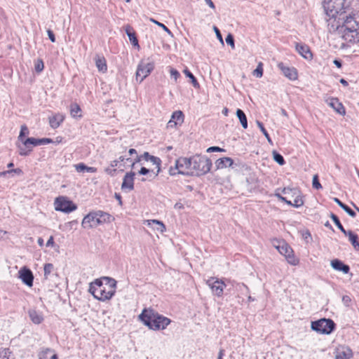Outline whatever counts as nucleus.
<instances>
[{
  "instance_id": "f257e3e1",
  "label": "nucleus",
  "mask_w": 359,
  "mask_h": 359,
  "mask_svg": "<svg viewBox=\"0 0 359 359\" xmlns=\"http://www.w3.org/2000/svg\"><path fill=\"white\" fill-rule=\"evenodd\" d=\"M139 318L149 329L153 330H164L171 320L156 312L152 309H144Z\"/></svg>"
},
{
  "instance_id": "f03ea898",
  "label": "nucleus",
  "mask_w": 359,
  "mask_h": 359,
  "mask_svg": "<svg viewBox=\"0 0 359 359\" xmlns=\"http://www.w3.org/2000/svg\"><path fill=\"white\" fill-rule=\"evenodd\" d=\"M62 142V137L57 136L55 140L51 138L36 139L34 137L26 138V136H18L16 145L19 149V154L21 156H27L36 146L46 144L49 143L59 144Z\"/></svg>"
},
{
  "instance_id": "7ed1b4c3",
  "label": "nucleus",
  "mask_w": 359,
  "mask_h": 359,
  "mask_svg": "<svg viewBox=\"0 0 359 359\" xmlns=\"http://www.w3.org/2000/svg\"><path fill=\"white\" fill-rule=\"evenodd\" d=\"M103 279L107 281L109 285V290H107L104 287H95L93 284H90L89 292L93 297L100 301H106L110 299L115 294V289L116 286V281L109 277H104Z\"/></svg>"
},
{
  "instance_id": "20e7f679",
  "label": "nucleus",
  "mask_w": 359,
  "mask_h": 359,
  "mask_svg": "<svg viewBox=\"0 0 359 359\" xmlns=\"http://www.w3.org/2000/svg\"><path fill=\"white\" fill-rule=\"evenodd\" d=\"M211 167L212 161L207 157L193 156L191 175H204L210 172Z\"/></svg>"
},
{
  "instance_id": "39448f33",
  "label": "nucleus",
  "mask_w": 359,
  "mask_h": 359,
  "mask_svg": "<svg viewBox=\"0 0 359 359\" xmlns=\"http://www.w3.org/2000/svg\"><path fill=\"white\" fill-rule=\"evenodd\" d=\"M349 6L348 0H325L323 1V8L326 14L335 18L339 13L344 12V9Z\"/></svg>"
},
{
  "instance_id": "423d86ee",
  "label": "nucleus",
  "mask_w": 359,
  "mask_h": 359,
  "mask_svg": "<svg viewBox=\"0 0 359 359\" xmlns=\"http://www.w3.org/2000/svg\"><path fill=\"white\" fill-rule=\"evenodd\" d=\"M336 325L331 319L321 318L312 322L311 328L320 334H329L335 329Z\"/></svg>"
},
{
  "instance_id": "0eeeda50",
  "label": "nucleus",
  "mask_w": 359,
  "mask_h": 359,
  "mask_svg": "<svg viewBox=\"0 0 359 359\" xmlns=\"http://www.w3.org/2000/svg\"><path fill=\"white\" fill-rule=\"evenodd\" d=\"M342 27L344 28V37L349 41H352V39H348L349 36L354 38L359 34V25L351 16L346 18Z\"/></svg>"
},
{
  "instance_id": "6e6552de",
  "label": "nucleus",
  "mask_w": 359,
  "mask_h": 359,
  "mask_svg": "<svg viewBox=\"0 0 359 359\" xmlns=\"http://www.w3.org/2000/svg\"><path fill=\"white\" fill-rule=\"evenodd\" d=\"M154 69V63L151 61L141 60L136 71V80L141 83Z\"/></svg>"
},
{
  "instance_id": "1a4fd4ad",
  "label": "nucleus",
  "mask_w": 359,
  "mask_h": 359,
  "mask_svg": "<svg viewBox=\"0 0 359 359\" xmlns=\"http://www.w3.org/2000/svg\"><path fill=\"white\" fill-rule=\"evenodd\" d=\"M55 209L57 211L69 213L76 210L77 206L66 197L60 196L55 200Z\"/></svg>"
},
{
  "instance_id": "9d476101",
  "label": "nucleus",
  "mask_w": 359,
  "mask_h": 359,
  "mask_svg": "<svg viewBox=\"0 0 359 359\" xmlns=\"http://www.w3.org/2000/svg\"><path fill=\"white\" fill-rule=\"evenodd\" d=\"M278 252L284 255L288 263L295 266L299 263V260L294 256L292 249L284 241L278 242V245H275Z\"/></svg>"
},
{
  "instance_id": "9b49d317",
  "label": "nucleus",
  "mask_w": 359,
  "mask_h": 359,
  "mask_svg": "<svg viewBox=\"0 0 359 359\" xmlns=\"http://www.w3.org/2000/svg\"><path fill=\"white\" fill-rule=\"evenodd\" d=\"M177 168H178L177 174L183 175H191L192 156L190 158L180 157L176 161Z\"/></svg>"
},
{
  "instance_id": "f8f14e48",
  "label": "nucleus",
  "mask_w": 359,
  "mask_h": 359,
  "mask_svg": "<svg viewBox=\"0 0 359 359\" xmlns=\"http://www.w3.org/2000/svg\"><path fill=\"white\" fill-rule=\"evenodd\" d=\"M206 284L211 288L212 293L221 297L223 294L224 288L226 287L225 283L215 277H211L206 280Z\"/></svg>"
},
{
  "instance_id": "ddd939ff",
  "label": "nucleus",
  "mask_w": 359,
  "mask_h": 359,
  "mask_svg": "<svg viewBox=\"0 0 359 359\" xmlns=\"http://www.w3.org/2000/svg\"><path fill=\"white\" fill-rule=\"evenodd\" d=\"M100 224V220L97 219L96 212H91L87 215L83 219L81 225L85 229L96 227Z\"/></svg>"
},
{
  "instance_id": "4468645a",
  "label": "nucleus",
  "mask_w": 359,
  "mask_h": 359,
  "mask_svg": "<svg viewBox=\"0 0 359 359\" xmlns=\"http://www.w3.org/2000/svg\"><path fill=\"white\" fill-rule=\"evenodd\" d=\"M134 177L133 172H127L123 177L121 184V189L124 192H129L134 189Z\"/></svg>"
},
{
  "instance_id": "2eb2a0df",
  "label": "nucleus",
  "mask_w": 359,
  "mask_h": 359,
  "mask_svg": "<svg viewBox=\"0 0 359 359\" xmlns=\"http://www.w3.org/2000/svg\"><path fill=\"white\" fill-rule=\"evenodd\" d=\"M19 277L22 281L27 286H32L34 276L31 270L27 268H23L19 271Z\"/></svg>"
},
{
  "instance_id": "dca6fc26",
  "label": "nucleus",
  "mask_w": 359,
  "mask_h": 359,
  "mask_svg": "<svg viewBox=\"0 0 359 359\" xmlns=\"http://www.w3.org/2000/svg\"><path fill=\"white\" fill-rule=\"evenodd\" d=\"M278 67L287 78L290 80H295L297 78V73L294 67L285 66L283 62H279Z\"/></svg>"
},
{
  "instance_id": "f3484780",
  "label": "nucleus",
  "mask_w": 359,
  "mask_h": 359,
  "mask_svg": "<svg viewBox=\"0 0 359 359\" xmlns=\"http://www.w3.org/2000/svg\"><path fill=\"white\" fill-rule=\"evenodd\" d=\"M326 103L330 107H332L336 112L341 115H344L346 111L342 103H341L339 100L336 97H330L326 100Z\"/></svg>"
},
{
  "instance_id": "a211bd4d",
  "label": "nucleus",
  "mask_w": 359,
  "mask_h": 359,
  "mask_svg": "<svg viewBox=\"0 0 359 359\" xmlns=\"http://www.w3.org/2000/svg\"><path fill=\"white\" fill-rule=\"evenodd\" d=\"M295 48L296 50L305 59L311 60L313 58V54L309 46L304 43H296Z\"/></svg>"
},
{
  "instance_id": "6ab92c4d",
  "label": "nucleus",
  "mask_w": 359,
  "mask_h": 359,
  "mask_svg": "<svg viewBox=\"0 0 359 359\" xmlns=\"http://www.w3.org/2000/svg\"><path fill=\"white\" fill-rule=\"evenodd\" d=\"M184 121V114L181 111H175L169 122L168 123V128H173L177 125H180Z\"/></svg>"
},
{
  "instance_id": "aec40b11",
  "label": "nucleus",
  "mask_w": 359,
  "mask_h": 359,
  "mask_svg": "<svg viewBox=\"0 0 359 359\" xmlns=\"http://www.w3.org/2000/svg\"><path fill=\"white\" fill-rule=\"evenodd\" d=\"M332 267L339 271H342L344 273H348L350 271L348 265L345 264L343 262L339 259H335L331 261Z\"/></svg>"
},
{
  "instance_id": "412c9836",
  "label": "nucleus",
  "mask_w": 359,
  "mask_h": 359,
  "mask_svg": "<svg viewBox=\"0 0 359 359\" xmlns=\"http://www.w3.org/2000/svg\"><path fill=\"white\" fill-rule=\"evenodd\" d=\"M233 164V160L230 157L220 158L215 161L217 170L231 167Z\"/></svg>"
},
{
  "instance_id": "4be33fe9",
  "label": "nucleus",
  "mask_w": 359,
  "mask_h": 359,
  "mask_svg": "<svg viewBox=\"0 0 359 359\" xmlns=\"http://www.w3.org/2000/svg\"><path fill=\"white\" fill-rule=\"evenodd\" d=\"M344 234L348 237V240L353 245L354 250L357 252L359 251L358 236L352 231H346V233Z\"/></svg>"
},
{
  "instance_id": "5701e85b",
  "label": "nucleus",
  "mask_w": 359,
  "mask_h": 359,
  "mask_svg": "<svg viewBox=\"0 0 359 359\" xmlns=\"http://www.w3.org/2000/svg\"><path fill=\"white\" fill-rule=\"evenodd\" d=\"M39 359H58V358L53 349L46 348L39 352Z\"/></svg>"
},
{
  "instance_id": "b1692460",
  "label": "nucleus",
  "mask_w": 359,
  "mask_h": 359,
  "mask_svg": "<svg viewBox=\"0 0 359 359\" xmlns=\"http://www.w3.org/2000/svg\"><path fill=\"white\" fill-rule=\"evenodd\" d=\"M65 118L64 115L62 114H56L49 117V123L52 128H56L59 127L60 123L63 121Z\"/></svg>"
},
{
  "instance_id": "393cba45",
  "label": "nucleus",
  "mask_w": 359,
  "mask_h": 359,
  "mask_svg": "<svg viewBox=\"0 0 359 359\" xmlns=\"http://www.w3.org/2000/svg\"><path fill=\"white\" fill-rule=\"evenodd\" d=\"M28 313L31 320L35 324H40L43 320V315L34 309H30Z\"/></svg>"
},
{
  "instance_id": "a878e982",
  "label": "nucleus",
  "mask_w": 359,
  "mask_h": 359,
  "mask_svg": "<svg viewBox=\"0 0 359 359\" xmlns=\"http://www.w3.org/2000/svg\"><path fill=\"white\" fill-rule=\"evenodd\" d=\"M353 356L351 349L348 347H344L339 350L335 356V359H350Z\"/></svg>"
},
{
  "instance_id": "bb28decb",
  "label": "nucleus",
  "mask_w": 359,
  "mask_h": 359,
  "mask_svg": "<svg viewBox=\"0 0 359 359\" xmlns=\"http://www.w3.org/2000/svg\"><path fill=\"white\" fill-rule=\"evenodd\" d=\"M125 30H126V33L127 36H128L129 40L131 42V43L133 46H137L139 48L140 46L138 44V40L135 36V33L133 30V28L130 25H127L125 27Z\"/></svg>"
},
{
  "instance_id": "cd10ccee",
  "label": "nucleus",
  "mask_w": 359,
  "mask_h": 359,
  "mask_svg": "<svg viewBox=\"0 0 359 359\" xmlns=\"http://www.w3.org/2000/svg\"><path fill=\"white\" fill-rule=\"evenodd\" d=\"M95 65L98 70L101 72H106L107 70V62L104 57L97 56L95 58Z\"/></svg>"
},
{
  "instance_id": "c85d7f7f",
  "label": "nucleus",
  "mask_w": 359,
  "mask_h": 359,
  "mask_svg": "<svg viewBox=\"0 0 359 359\" xmlns=\"http://www.w3.org/2000/svg\"><path fill=\"white\" fill-rule=\"evenodd\" d=\"M74 166L76 170L79 172H95L97 170V169L95 168L88 167L83 163L75 164Z\"/></svg>"
},
{
  "instance_id": "c756f323",
  "label": "nucleus",
  "mask_w": 359,
  "mask_h": 359,
  "mask_svg": "<svg viewBox=\"0 0 359 359\" xmlns=\"http://www.w3.org/2000/svg\"><path fill=\"white\" fill-rule=\"evenodd\" d=\"M236 116L238 118L243 128H247L248 120H247V117H246V115L244 113V111L241 109H238L236 110Z\"/></svg>"
},
{
  "instance_id": "7c9ffc66",
  "label": "nucleus",
  "mask_w": 359,
  "mask_h": 359,
  "mask_svg": "<svg viewBox=\"0 0 359 359\" xmlns=\"http://www.w3.org/2000/svg\"><path fill=\"white\" fill-rule=\"evenodd\" d=\"M294 200L292 201V206L295 208H299L304 205V201L302 196L300 195L299 191L296 195H292Z\"/></svg>"
},
{
  "instance_id": "2f4dec72",
  "label": "nucleus",
  "mask_w": 359,
  "mask_h": 359,
  "mask_svg": "<svg viewBox=\"0 0 359 359\" xmlns=\"http://www.w3.org/2000/svg\"><path fill=\"white\" fill-rule=\"evenodd\" d=\"M149 161H150L152 164L156 165L157 170L156 173H154V177H155L159 174L161 171V160L158 157L151 156Z\"/></svg>"
},
{
  "instance_id": "473e14b6",
  "label": "nucleus",
  "mask_w": 359,
  "mask_h": 359,
  "mask_svg": "<svg viewBox=\"0 0 359 359\" xmlns=\"http://www.w3.org/2000/svg\"><path fill=\"white\" fill-rule=\"evenodd\" d=\"M95 212L97 214V219L100 220V224L110 221L111 215L109 214L100 210Z\"/></svg>"
},
{
  "instance_id": "72a5a7b5",
  "label": "nucleus",
  "mask_w": 359,
  "mask_h": 359,
  "mask_svg": "<svg viewBox=\"0 0 359 359\" xmlns=\"http://www.w3.org/2000/svg\"><path fill=\"white\" fill-rule=\"evenodd\" d=\"M184 74L189 77L191 79V82L193 85V86L196 88H198L200 87V85L198 82L197 81L196 77L194 76V74L187 69H185L184 70Z\"/></svg>"
},
{
  "instance_id": "f704fd0d",
  "label": "nucleus",
  "mask_w": 359,
  "mask_h": 359,
  "mask_svg": "<svg viewBox=\"0 0 359 359\" xmlns=\"http://www.w3.org/2000/svg\"><path fill=\"white\" fill-rule=\"evenodd\" d=\"M330 218L333 221V222L335 224V225L338 227V229L343 233H346V229L344 228L342 224H341L338 217L334 215V213L330 214Z\"/></svg>"
},
{
  "instance_id": "c9c22d12",
  "label": "nucleus",
  "mask_w": 359,
  "mask_h": 359,
  "mask_svg": "<svg viewBox=\"0 0 359 359\" xmlns=\"http://www.w3.org/2000/svg\"><path fill=\"white\" fill-rule=\"evenodd\" d=\"M297 189H292L290 187H285L282 189V193L285 195L287 197L293 198L292 195H296L298 194Z\"/></svg>"
},
{
  "instance_id": "e433bc0d",
  "label": "nucleus",
  "mask_w": 359,
  "mask_h": 359,
  "mask_svg": "<svg viewBox=\"0 0 359 359\" xmlns=\"http://www.w3.org/2000/svg\"><path fill=\"white\" fill-rule=\"evenodd\" d=\"M81 108L77 104H72L70 107V113L73 117H80Z\"/></svg>"
},
{
  "instance_id": "4c0bfd02",
  "label": "nucleus",
  "mask_w": 359,
  "mask_h": 359,
  "mask_svg": "<svg viewBox=\"0 0 359 359\" xmlns=\"http://www.w3.org/2000/svg\"><path fill=\"white\" fill-rule=\"evenodd\" d=\"M273 160L278 163L279 165H283L285 164V161L282 155L276 152V151H273Z\"/></svg>"
},
{
  "instance_id": "58836bf2",
  "label": "nucleus",
  "mask_w": 359,
  "mask_h": 359,
  "mask_svg": "<svg viewBox=\"0 0 359 359\" xmlns=\"http://www.w3.org/2000/svg\"><path fill=\"white\" fill-rule=\"evenodd\" d=\"M53 265L50 263L44 265V276L46 278H48V276L53 271Z\"/></svg>"
},
{
  "instance_id": "ea45409f",
  "label": "nucleus",
  "mask_w": 359,
  "mask_h": 359,
  "mask_svg": "<svg viewBox=\"0 0 359 359\" xmlns=\"http://www.w3.org/2000/svg\"><path fill=\"white\" fill-rule=\"evenodd\" d=\"M312 186L316 189H320L322 188V186L318 180V175H313V180H312Z\"/></svg>"
},
{
  "instance_id": "a19ab883",
  "label": "nucleus",
  "mask_w": 359,
  "mask_h": 359,
  "mask_svg": "<svg viewBox=\"0 0 359 359\" xmlns=\"http://www.w3.org/2000/svg\"><path fill=\"white\" fill-rule=\"evenodd\" d=\"M151 222H152L153 224H156L158 226L156 228L157 231H158L160 232H163L165 230V226L161 222H160L158 220L153 219V220H151Z\"/></svg>"
},
{
  "instance_id": "79ce46f5",
  "label": "nucleus",
  "mask_w": 359,
  "mask_h": 359,
  "mask_svg": "<svg viewBox=\"0 0 359 359\" xmlns=\"http://www.w3.org/2000/svg\"><path fill=\"white\" fill-rule=\"evenodd\" d=\"M150 20L151 22H153L154 23H155L156 25H157L158 26H159L160 27H161L168 34L172 36V34L171 31L165 25H163L161 22H158V21H156V20H155L154 19H152V18H151Z\"/></svg>"
},
{
  "instance_id": "37998d69",
  "label": "nucleus",
  "mask_w": 359,
  "mask_h": 359,
  "mask_svg": "<svg viewBox=\"0 0 359 359\" xmlns=\"http://www.w3.org/2000/svg\"><path fill=\"white\" fill-rule=\"evenodd\" d=\"M254 75H255L257 77L260 78L263 75V68H262V64L260 62L257 68L254 71Z\"/></svg>"
},
{
  "instance_id": "c03bdc74",
  "label": "nucleus",
  "mask_w": 359,
  "mask_h": 359,
  "mask_svg": "<svg viewBox=\"0 0 359 359\" xmlns=\"http://www.w3.org/2000/svg\"><path fill=\"white\" fill-rule=\"evenodd\" d=\"M44 68L43 62L41 60H38L35 63V70L36 72L39 73L42 72Z\"/></svg>"
},
{
  "instance_id": "a18cd8bd",
  "label": "nucleus",
  "mask_w": 359,
  "mask_h": 359,
  "mask_svg": "<svg viewBox=\"0 0 359 359\" xmlns=\"http://www.w3.org/2000/svg\"><path fill=\"white\" fill-rule=\"evenodd\" d=\"M226 42L228 45L231 46V47L233 49L235 48L234 45V38L231 34H229L226 37Z\"/></svg>"
},
{
  "instance_id": "49530a36",
  "label": "nucleus",
  "mask_w": 359,
  "mask_h": 359,
  "mask_svg": "<svg viewBox=\"0 0 359 359\" xmlns=\"http://www.w3.org/2000/svg\"><path fill=\"white\" fill-rule=\"evenodd\" d=\"M10 353L7 349L0 351V359H13L11 358Z\"/></svg>"
},
{
  "instance_id": "de8ad7c7",
  "label": "nucleus",
  "mask_w": 359,
  "mask_h": 359,
  "mask_svg": "<svg viewBox=\"0 0 359 359\" xmlns=\"http://www.w3.org/2000/svg\"><path fill=\"white\" fill-rule=\"evenodd\" d=\"M151 157V155H150L148 152H144L142 155L141 156H137V161H140L141 160H145L147 161H149V160L150 159V158Z\"/></svg>"
},
{
  "instance_id": "09e8293b",
  "label": "nucleus",
  "mask_w": 359,
  "mask_h": 359,
  "mask_svg": "<svg viewBox=\"0 0 359 359\" xmlns=\"http://www.w3.org/2000/svg\"><path fill=\"white\" fill-rule=\"evenodd\" d=\"M342 209L351 217H355V212L348 205H345Z\"/></svg>"
},
{
  "instance_id": "8fccbe9b",
  "label": "nucleus",
  "mask_w": 359,
  "mask_h": 359,
  "mask_svg": "<svg viewBox=\"0 0 359 359\" xmlns=\"http://www.w3.org/2000/svg\"><path fill=\"white\" fill-rule=\"evenodd\" d=\"M139 173L142 175L150 174V176H151V174L154 175V173L155 172L153 170H150L149 169L146 168L145 167H142L140 170Z\"/></svg>"
},
{
  "instance_id": "3c124183",
  "label": "nucleus",
  "mask_w": 359,
  "mask_h": 359,
  "mask_svg": "<svg viewBox=\"0 0 359 359\" xmlns=\"http://www.w3.org/2000/svg\"><path fill=\"white\" fill-rule=\"evenodd\" d=\"M170 73L171 77L173 78L175 81L180 76V74L179 73V72L173 68L170 69Z\"/></svg>"
},
{
  "instance_id": "603ef678",
  "label": "nucleus",
  "mask_w": 359,
  "mask_h": 359,
  "mask_svg": "<svg viewBox=\"0 0 359 359\" xmlns=\"http://www.w3.org/2000/svg\"><path fill=\"white\" fill-rule=\"evenodd\" d=\"M213 29L215 32V34L217 36V38L219 39V41L222 43H224L223 42V39H222V34L219 31V29L216 27V26H214L213 27Z\"/></svg>"
},
{
  "instance_id": "864d4df0",
  "label": "nucleus",
  "mask_w": 359,
  "mask_h": 359,
  "mask_svg": "<svg viewBox=\"0 0 359 359\" xmlns=\"http://www.w3.org/2000/svg\"><path fill=\"white\" fill-rule=\"evenodd\" d=\"M225 150L222 148H220L219 147H210L207 149V152H215V151H224Z\"/></svg>"
},
{
  "instance_id": "5fc2aeb1",
  "label": "nucleus",
  "mask_w": 359,
  "mask_h": 359,
  "mask_svg": "<svg viewBox=\"0 0 359 359\" xmlns=\"http://www.w3.org/2000/svg\"><path fill=\"white\" fill-rule=\"evenodd\" d=\"M90 284H93L95 287H103L102 279H95V281Z\"/></svg>"
},
{
  "instance_id": "6e6d98bb",
  "label": "nucleus",
  "mask_w": 359,
  "mask_h": 359,
  "mask_svg": "<svg viewBox=\"0 0 359 359\" xmlns=\"http://www.w3.org/2000/svg\"><path fill=\"white\" fill-rule=\"evenodd\" d=\"M257 124L258 127L259 128L261 132L263 133V135H269L262 123L257 121Z\"/></svg>"
},
{
  "instance_id": "4d7b16f0",
  "label": "nucleus",
  "mask_w": 359,
  "mask_h": 359,
  "mask_svg": "<svg viewBox=\"0 0 359 359\" xmlns=\"http://www.w3.org/2000/svg\"><path fill=\"white\" fill-rule=\"evenodd\" d=\"M178 168H177V163L175 162V167H170L169 169V174L170 175H175L177 174Z\"/></svg>"
},
{
  "instance_id": "13d9d810",
  "label": "nucleus",
  "mask_w": 359,
  "mask_h": 359,
  "mask_svg": "<svg viewBox=\"0 0 359 359\" xmlns=\"http://www.w3.org/2000/svg\"><path fill=\"white\" fill-rule=\"evenodd\" d=\"M105 172H107L108 175L111 176H114L116 170V169H111L110 167L106 168L104 170Z\"/></svg>"
},
{
  "instance_id": "bf43d9fd",
  "label": "nucleus",
  "mask_w": 359,
  "mask_h": 359,
  "mask_svg": "<svg viewBox=\"0 0 359 359\" xmlns=\"http://www.w3.org/2000/svg\"><path fill=\"white\" fill-rule=\"evenodd\" d=\"M47 34H48V36L49 37V39L52 42H55V34H54L53 32L51 31L50 29H48L47 30Z\"/></svg>"
},
{
  "instance_id": "052dcab7",
  "label": "nucleus",
  "mask_w": 359,
  "mask_h": 359,
  "mask_svg": "<svg viewBox=\"0 0 359 359\" xmlns=\"http://www.w3.org/2000/svg\"><path fill=\"white\" fill-rule=\"evenodd\" d=\"M11 172H15V173H21L22 172V170L19 168H17V169H13L11 170H8V171H5V172H1L0 175H6L7 173H11Z\"/></svg>"
},
{
  "instance_id": "680f3d73",
  "label": "nucleus",
  "mask_w": 359,
  "mask_h": 359,
  "mask_svg": "<svg viewBox=\"0 0 359 359\" xmlns=\"http://www.w3.org/2000/svg\"><path fill=\"white\" fill-rule=\"evenodd\" d=\"M351 301V298H350L348 296H347V295H344V296H343V297H342V302H343V303H344L346 306H349V304H350Z\"/></svg>"
},
{
  "instance_id": "e2e57ef3",
  "label": "nucleus",
  "mask_w": 359,
  "mask_h": 359,
  "mask_svg": "<svg viewBox=\"0 0 359 359\" xmlns=\"http://www.w3.org/2000/svg\"><path fill=\"white\" fill-rule=\"evenodd\" d=\"M29 130L26 126L23 125L21 126L20 131L19 135H27L28 134Z\"/></svg>"
},
{
  "instance_id": "0e129e2a",
  "label": "nucleus",
  "mask_w": 359,
  "mask_h": 359,
  "mask_svg": "<svg viewBox=\"0 0 359 359\" xmlns=\"http://www.w3.org/2000/svg\"><path fill=\"white\" fill-rule=\"evenodd\" d=\"M333 201L341 208H343L344 206L346 205L344 203H342L338 198H334Z\"/></svg>"
},
{
  "instance_id": "69168bd1",
  "label": "nucleus",
  "mask_w": 359,
  "mask_h": 359,
  "mask_svg": "<svg viewBox=\"0 0 359 359\" xmlns=\"http://www.w3.org/2000/svg\"><path fill=\"white\" fill-rule=\"evenodd\" d=\"M54 244H55V242H54L53 236H51L46 243V246L47 247L53 246Z\"/></svg>"
},
{
  "instance_id": "338daca9",
  "label": "nucleus",
  "mask_w": 359,
  "mask_h": 359,
  "mask_svg": "<svg viewBox=\"0 0 359 359\" xmlns=\"http://www.w3.org/2000/svg\"><path fill=\"white\" fill-rule=\"evenodd\" d=\"M246 181L249 184H253L257 182V179L254 177H250L246 179Z\"/></svg>"
},
{
  "instance_id": "774afa93",
  "label": "nucleus",
  "mask_w": 359,
  "mask_h": 359,
  "mask_svg": "<svg viewBox=\"0 0 359 359\" xmlns=\"http://www.w3.org/2000/svg\"><path fill=\"white\" fill-rule=\"evenodd\" d=\"M333 62L338 68H341L342 66V62L339 60H334Z\"/></svg>"
}]
</instances>
